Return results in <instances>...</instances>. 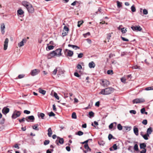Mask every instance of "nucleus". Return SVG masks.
I'll use <instances>...</instances> for the list:
<instances>
[{"instance_id":"1","label":"nucleus","mask_w":153,"mask_h":153,"mask_svg":"<svg viewBox=\"0 0 153 153\" xmlns=\"http://www.w3.org/2000/svg\"><path fill=\"white\" fill-rule=\"evenodd\" d=\"M22 4L26 7L29 13H33L34 12V9L30 3L26 1H23L22 2Z\"/></svg>"},{"instance_id":"2","label":"nucleus","mask_w":153,"mask_h":153,"mask_svg":"<svg viewBox=\"0 0 153 153\" xmlns=\"http://www.w3.org/2000/svg\"><path fill=\"white\" fill-rule=\"evenodd\" d=\"M114 91V89L112 87H108L101 90L99 94L104 95H107L112 93Z\"/></svg>"},{"instance_id":"3","label":"nucleus","mask_w":153,"mask_h":153,"mask_svg":"<svg viewBox=\"0 0 153 153\" xmlns=\"http://www.w3.org/2000/svg\"><path fill=\"white\" fill-rule=\"evenodd\" d=\"M64 52L65 56L67 57H71L74 54L73 51L68 49H65L64 51Z\"/></svg>"},{"instance_id":"4","label":"nucleus","mask_w":153,"mask_h":153,"mask_svg":"<svg viewBox=\"0 0 153 153\" xmlns=\"http://www.w3.org/2000/svg\"><path fill=\"white\" fill-rule=\"evenodd\" d=\"M21 114V113L20 111L15 110L13 111V113L12 116V118L14 119H16L17 117H19Z\"/></svg>"},{"instance_id":"5","label":"nucleus","mask_w":153,"mask_h":153,"mask_svg":"<svg viewBox=\"0 0 153 153\" xmlns=\"http://www.w3.org/2000/svg\"><path fill=\"white\" fill-rule=\"evenodd\" d=\"M145 102V100L143 98H137L134 100L132 101L133 104L143 103Z\"/></svg>"},{"instance_id":"6","label":"nucleus","mask_w":153,"mask_h":153,"mask_svg":"<svg viewBox=\"0 0 153 153\" xmlns=\"http://www.w3.org/2000/svg\"><path fill=\"white\" fill-rule=\"evenodd\" d=\"M69 31V28L67 26H65L64 27L63 32L62 33V35L63 36H66Z\"/></svg>"},{"instance_id":"7","label":"nucleus","mask_w":153,"mask_h":153,"mask_svg":"<svg viewBox=\"0 0 153 153\" xmlns=\"http://www.w3.org/2000/svg\"><path fill=\"white\" fill-rule=\"evenodd\" d=\"M40 72V70L38 69H35L31 71L30 74L32 76H34L38 74Z\"/></svg>"},{"instance_id":"8","label":"nucleus","mask_w":153,"mask_h":153,"mask_svg":"<svg viewBox=\"0 0 153 153\" xmlns=\"http://www.w3.org/2000/svg\"><path fill=\"white\" fill-rule=\"evenodd\" d=\"M57 139L56 141V143L57 145H59V143L60 144H62L64 143V139L62 138H60L59 137H57Z\"/></svg>"},{"instance_id":"9","label":"nucleus","mask_w":153,"mask_h":153,"mask_svg":"<svg viewBox=\"0 0 153 153\" xmlns=\"http://www.w3.org/2000/svg\"><path fill=\"white\" fill-rule=\"evenodd\" d=\"M131 28L134 31H140L142 29V28L140 26H133L131 27Z\"/></svg>"},{"instance_id":"10","label":"nucleus","mask_w":153,"mask_h":153,"mask_svg":"<svg viewBox=\"0 0 153 153\" xmlns=\"http://www.w3.org/2000/svg\"><path fill=\"white\" fill-rule=\"evenodd\" d=\"M101 84L104 87H107L110 84V82L108 81L105 79L102 80Z\"/></svg>"},{"instance_id":"11","label":"nucleus","mask_w":153,"mask_h":153,"mask_svg":"<svg viewBox=\"0 0 153 153\" xmlns=\"http://www.w3.org/2000/svg\"><path fill=\"white\" fill-rule=\"evenodd\" d=\"M56 53H55L54 51H53L51 52L50 53L48 54L47 55V58L48 59L51 58L52 57H53L56 56Z\"/></svg>"},{"instance_id":"12","label":"nucleus","mask_w":153,"mask_h":153,"mask_svg":"<svg viewBox=\"0 0 153 153\" xmlns=\"http://www.w3.org/2000/svg\"><path fill=\"white\" fill-rule=\"evenodd\" d=\"M8 42V38H6L4 42V50H6L7 49Z\"/></svg>"},{"instance_id":"13","label":"nucleus","mask_w":153,"mask_h":153,"mask_svg":"<svg viewBox=\"0 0 153 153\" xmlns=\"http://www.w3.org/2000/svg\"><path fill=\"white\" fill-rule=\"evenodd\" d=\"M62 51V49L61 48H59L56 49L55 51H54L55 53H56V55L58 56H61L62 55V54L61 53Z\"/></svg>"},{"instance_id":"14","label":"nucleus","mask_w":153,"mask_h":153,"mask_svg":"<svg viewBox=\"0 0 153 153\" xmlns=\"http://www.w3.org/2000/svg\"><path fill=\"white\" fill-rule=\"evenodd\" d=\"M9 111V108L5 107L2 110V112L4 114H6Z\"/></svg>"},{"instance_id":"15","label":"nucleus","mask_w":153,"mask_h":153,"mask_svg":"<svg viewBox=\"0 0 153 153\" xmlns=\"http://www.w3.org/2000/svg\"><path fill=\"white\" fill-rule=\"evenodd\" d=\"M35 119L34 117L33 116H28L25 118V120L29 122V120H31L32 122H33Z\"/></svg>"},{"instance_id":"16","label":"nucleus","mask_w":153,"mask_h":153,"mask_svg":"<svg viewBox=\"0 0 153 153\" xmlns=\"http://www.w3.org/2000/svg\"><path fill=\"white\" fill-rule=\"evenodd\" d=\"M153 131V130L152 127H149L147 129L146 134L149 137V135Z\"/></svg>"},{"instance_id":"17","label":"nucleus","mask_w":153,"mask_h":153,"mask_svg":"<svg viewBox=\"0 0 153 153\" xmlns=\"http://www.w3.org/2000/svg\"><path fill=\"white\" fill-rule=\"evenodd\" d=\"M5 28V25L4 24H2L1 25V33L2 34H4V30Z\"/></svg>"},{"instance_id":"18","label":"nucleus","mask_w":153,"mask_h":153,"mask_svg":"<svg viewBox=\"0 0 153 153\" xmlns=\"http://www.w3.org/2000/svg\"><path fill=\"white\" fill-rule=\"evenodd\" d=\"M48 135L49 137H51L52 134V131L51 128H48Z\"/></svg>"},{"instance_id":"19","label":"nucleus","mask_w":153,"mask_h":153,"mask_svg":"<svg viewBox=\"0 0 153 153\" xmlns=\"http://www.w3.org/2000/svg\"><path fill=\"white\" fill-rule=\"evenodd\" d=\"M88 65L90 68H94L95 66V64L93 61H92L89 63Z\"/></svg>"},{"instance_id":"20","label":"nucleus","mask_w":153,"mask_h":153,"mask_svg":"<svg viewBox=\"0 0 153 153\" xmlns=\"http://www.w3.org/2000/svg\"><path fill=\"white\" fill-rule=\"evenodd\" d=\"M134 132L135 134L137 136L138 135V129L137 128L134 126Z\"/></svg>"},{"instance_id":"21","label":"nucleus","mask_w":153,"mask_h":153,"mask_svg":"<svg viewBox=\"0 0 153 153\" xmlns=\"http://www.w3.org/2000/svg\"><path fill=\"white\" fill-rule=\"evenodd\" d=\"M140 148L141 149H146L145 148L146 147V145L145 143H140Z\"/></svg>"},{"instance_id":"22","label":"nucleus","mask_w":153,"mask_h":153,"mask_svg":"<svg viewBox=\"0 0 153 153\" xmlns=\"http://www.w3.org/2000/svg\"><path fill=\"white\" fill-rule=\"evenodd\" d=\"M84 147L87 151H91V149L88 146V144H85L84 145Z\"/></svg>"},{"instance_id":"23","label":"nucleus","mask_w":153,"mask_h":153,"mask_svg":"<svg viewBox=\"0 0 153 153\" xmlns=\"http://www.w3.org/2000/svg\"><path fill=\"white\" fill-rule=\"evenodd\" d=\"M39 91L40 93L44 95L45 94L46 92V91H45L43 90L41 88H39Z\"/></svg>"},{"instance_id":"24","label":"nucleus","mask_w":153,"mask_h":153,"mask_svg":"<svg viewBox=\"0 0 153 153\" xmlns=\"http://www.w3.org/2000/svg\"><path fill=\"white\" fill-rule=\"evenodd\" d=\"M38 116L39 117H41L42 119H44L45 114L44 113H41L38 114Z\"/></svg>"},{"instance_id":"25","label":"nucleus","mask_w":153,"mask_h":153,"mask_svg":"<svg viewBox=\"0 0 153 153\" xmlns=\"http://www.w3.org/2000/svg\"><path fill=\"white\" fill-rule=\"evenodd\" d=\"M24 13V12L21 9H19V10H17V13L19 15H22Z\"/></svg>"},{"instance_id":"26","label":"nucleus","mask_w":153,"mask_h":153,"mask_svg":"<svg viewBox=\"0 0 153 153\" xmlns=\"http://www.w3.org/2000/svg\"><path fill=\"white\" fill-rule=\"evenodd\" d=\"M68 46L69 47H71L73 48H76L78 49H79L80 48L79 47L75 45H71V44H68Z\"/></svg>"},{"instance_id":"27","label":"nucleus","mask_w":153,"mask_h":153,"mask_svg":"<svg viewBox=\"0 0 153 153\" xmlns=\"http://www.w3.org/2000/svg\"><path fill=\"white\" fill-rule=\"evenodd\" d=\"M38 124L36 125V126H32L33 129L38 131L39 128H38Z\"/></svg>"},{"instance_id":"28","label":"nucleus","mask_w":153,"mask_h":153,"mask_svg":"<svg viewBox=\"0 0 153 153\" xmlns=\"http://www.w3.org/2000/svg\"><path fill=\"white\" fill-rule=\"evenodd\" d=\"M118 129L119 130H121L123 128V127L120 124H118L117 126Z\"/></svg>"},{"instance_id":"29","label":"nucleus","mask_w":153,"mask_h":153,"mask_svg":"<svg viewBox=\"0 0 153 153\" xmlns=\"http://www.w3.org/2000/svg\"><path fill=\"white\" fill-rule=\"evenodd\" d=\"M113 33L112 32L111 33H109L107 34V39L108 40H109L110 39L111 37V34H112Z\"/></svg>"},{"instance_id":"30","label":"nucleus","mask_w":153,"mask_h":153,"mask_svg":"<svg viewBox=\"0 0 153 153\" xmlns=\"http://www.w3.org/2000/svg\"><path fill=\"white\" fill-rule=\"evenodd\" d=\"M76 113L75 112H73L72 114V117L73 119H76Z\"/></svg>"},{"instance_id":"31","label":"nucleus","mask_w":153,"mask_h":153,"mask_svg":"<svg viewBox=\"0 0 153 153\" xmlns=\"http://www.w3.org/2000/svg\"><path fill=\"white\" fill-rule=\"evenodd\" d=\"M132 68L133 69H140L141 68V67L140 66H137V65L133 66L132 67Z\"/></svg>"},{"instance_id":"32","label":"nucleus","mask_w":153,"mask_h":153,"mask_svg":"<svg viewBox=\"0 0 153 153\" xmlns=\"http://www.w3.org/2000/svg\"><path fill=\"white\" fill-rule=\"evenodd\" d=\"M121 30V32L123 33H125L127 31L126 29L124 27L122 28Z\"/></svg>"},{"instance_id":"33","label":"nucleus","mask_w":153,"mask_h":153,"mask_svg":"<svg viewBox=\"0 0 153 153\" xmlns=\"http://www.w3.org/2000/svg\"><path fill=\"white\" fill-rule=\"evenodd\" d=\"M57 69H58V68H56L53 71L52 74L53 75H56V74L57 72Z\"/></svg>"},{"instance_id":"34","label":"nucleus","mask_w":153,"mask_h":153,"mask_svg":"<svg viewBox=\"0 0 153 153\" xmlns=\"http://www.w3.org/2000/svg\"><path fill=\"white\" fill-rule=\"evenodd\" d=\"M134 150L136 151H138V146L137 144H135L134 147Z\"/></svg>"},{"instance_id":"35","label":"nucleus","mask_w":153,"mask_h":153,"mask_svg":"<svg viewBox=\"0 0 153 153\" xmlns=\"http://www.w3.org/2000/svg\"><path fill=\"white\" fill-rule=\"evenodd\" d=\"M142 137L144 138V139L145 140H147L148 139V137H149V136L147 135V134L143 135V136H142Z\"/></svg>"},{"instance_id":"36","label":"nucleus","mask_w":153,"mask_h":153,"mask_svg":"<svg viewBox=\"0 0 153 153\" xmlns=\"http://www.w3.org/2000/svg\"><path fill=\"white\" fill-rule=\"evenodd\" d=\"M83 23V21H79L78 22V27H80V25H82Z\"/></svg>"},{"instance_id":"37","label":"nucleus","mask_w":153,"mask_h":153,"mask_svg":"<svg viewBox=\"0 0 153 153\" xmlns=\"http://www.w3.org/2000/svg\"><path fill=\"white\" fill-rule=\"evenodd\" d=\"M131 11L133 12H135L136 11V8L134 5H132L131 7Z\"/></svg>"},{"instance_id":"38","label":"nucleus","mask_w":153,"mask_h":153,"mask_svg":"<svg viewBox=\"0 0 153 153\" xmlns=\"http://www.w3.org/2000/svg\"><path fill=\"white\" fill-rule=\"evenodd\" d=\"M89 115L90 117H93L94 116V113L92 111L89 112Z\"/></svg>"},{"instance_id":"39","label":"nucleus","mask_w":153,"mask_h":153,"mask_svg":"<svg viewBox=\"0 0 153 153\" xmlns=\"http://www.w3.org/2000/svg\"><path fill=\"white\" fill-rule=\"evenodd\" d=\"M83 134V133L81 131H79L77 133V134L79 136H81Z\"/></svg>"},{"instance_id":"40","label":"nucleus","mask_w":153,"mask_h":153,"mask_svg":"<svg viewBox=\"0 0 153 153\" xmlns=\"http://www.w3.org/2000/svg\"><path fill=\"white\" fill-rule=\"evenodd\" d=\"M50 143V141L48 140H45L44 142V144L45 145H47L49 144Z\"/></svg>"},{"instance_id":"41","label":"nucleus","mask_w":153,"mask_h":153,"mask_svg":"<svg viewBox=\"0 0 153 153\" xmlns=\"http://www.w3.org/2000/svg\"><path fill=\"white\" fill-rule=\"evenodd\" d=\"M108 140H110L112 138H113V139L115 138L114 137H113L112 135L111 134H109L108 135Z\"/></svg>"},{"instance_id":"42","label":"nucleus","mask_w":153,"mask_h":153,"mask_svg":"<svg viewBox=\"0 0 153 153\" xmlns=\"http://www.w3.org/2000/svg\"><path fill=\"white\" fill-rule=\"evenodd\" d=\"M117 6L119 7H122V3L119 1H117Z\"/></svg>"},{"instance_id":"43","label":"nucleus","mask_w":153,"mask_h":153,"mask_svg":"<svg viewBox=\"0 0 153 153\" xmlns=\"http://www.w3.org/2000/svg\"><path fill=\"white\" fill-rule=\"evenodd\" d=\"M145 90L146 91L153 90V87H147L145 88Z\"/></svg>"},{"instance_id":"44","label":"nucleus","mask_w":153,"mask_h":153,"mask_svg":"<svg viewBox=\"0 0 153 153\" xmlns=\"http://www.w3.org/2000/svg\"><path fill=\"white\" fill-rule=\"evenodd\" d=\"M24 43L23 42H21L18 44V46L19 47H21L24 45Z\"/></svg>"},{"instance_id":"45","label":"nucleus","mask_w":153,"mask_h":153,"mask_svg":"<svg viewBox=\"0 0 153 153\" xmlns=\"http://www.w3.org/2000/svg\"><path fill=\"white\" fill-rule=\"evenodd\" d=\"M99 144L100 145L103 146L105 144V142L103 141H101L98 142Z\"/></svg>"},{"instance_id":"46","label":"nucleus","mask_w":153,"mask_h":153,"mask_svg":"<svg viewBox=\"0 0 153 153\" xmlns=\"http://www.w3.org/2000/svg\"><path fill=\"white\" fill-rule=\"evenodd\" d=\"M54 97L57 100L59 99V97L58 96L57 94L55 92L54 94Z\"/></svg>"},{"instance_id":"47","label":"nucleus","mask_w":153,"mask_h":153,"mask_svg":"<svg viewBox=\"0 0 153 153\" xmlns=\"http://www.w3.org/2000/svg\"><path fill=\"white\" fill-rule=\"evenodd\" d=\"M114 124L113 123H111L109 126V129H112L114 128Z\"/></svg>"},{"instance_id":"48","label":"nucleus","mask_w":153,"mask_h":153,"mask_svg":"<svg viewBox=\"0 0 153 153\" xmlns=\"http://www.w3.org/2000/svg\"><path fill=\"white\" fill-rule=\"evenodd\" d=\"M113 71L112 70H108L107 71V73L109 74H113Z\"/></svg>"},{"instance_id":"49","label":"nucleus","mask_w":153,"mask_h":153,"mask_svg":"<svg viewBox=\"0 0 153 153\" xmlns=\"http://www.w3.org/2000/svg\"><path fill=\"white\" fill-rule=\"evenodd\" d=\"M142 123L143 124L146 125L147 123V121L146 120H144L143 121Z\"/></svg>"},{"instance_id":"50","label":"nucleus","mask_w":153,"mask_h":153,"mask_svg":"<svg viewBox=\"0 0 153 153\" xmlns=\"http://www.w3.org/2000/svg\"><path fill=\"white\" fill-rule=\"evenodd\" d=\"M55 115V114H54L53 112H51L49 113V115L50 117L51 116H54Z\"/></svg>"},{"instance_id":"51","label":"nucleus","mask_w":153,"mask_h":153,"mask_svg":"<svg viewBox=\"0 0 153 153\" xmlns=\"http://www.w3.org/2000/svg\"><path fill=\"white\" fill-rule=\"evenodd\" d=\"M83 54L82 53H80L78 55V57L79 58H81L82 57Z\"/></svg>"},{"instance_id":"52","label":"nucleus","mask_w":153,"mask_h":153,"mask_svg":"<svg viewBox=\"0 0 153 153\" xmlns=\"http://www.w3.org/2000/svg\"><path fill=\"white\" fill-rule=\"evenodd\" d=\"M121 81L125 83L126 82V79L124 77H122L121 79Z\"/></svg>"},{"instance_id":"53","label":"nucleus","mask_w":153,"mask_h":153,"mask_svg":"<svg viewBox=\"0 0 153 153\" xmlns=\"http://www.w3.org/2000/svg\"><path fill=\"white\" fill-rule=\"evenodd\" d=\"M54 47L53 45L48 46V49L49 50H51L53 49Z\"/></svg>"},{"instance_id":"54","label":"nucleus","mask_w":153,"mask_h":153,"mask_svg":"<svg viewBox=\"0 0 153 153\" xmlns=\"http://www.w3.org/2000/svg\"><path fill=\"white\" fill-rule=\"evenodd\" d=\"M77 68L79 69H81L82 68V67L80 65L78 64L77 66Z\"/></svg>"},{"instance_id":"55","label":"nucleus","mask_w":153,"mask_h":153,"mask_svg":"<svg viewBox=\"0 0 153 153\" xmlns=\"http://www.w3.org/2000/svg\"><path fill=\"white\" fill-rule=\"evenodd\" d=\"M143 13L144 15H146L148 13V11L146 9H144L143 11Z\"/></svg>"},{"instance_id":"56","label":"nucleus","mask_w":153,"mask_h":153,"mask_svg":"<svg viewBox=\"0 0 153 153\" xmlns=\"http://www.w3.org/2000/svg\"><path fill=\"white\" fill-rule=\"evenodd\" d=\"M121 38L122 39L123 41H128L129 40L127 39H126L122 36H121Z\"/></svg>"},{"instance_id":"57","label":"nucleus","mask_w":153,"mask_h":153,"mask_svg":"<svg viewBox=\"0 0 153 153\" xmlns=\"http://www.w3.org/2000/svg\"><path fill=\"white\" fill-rule=\"evenodd\" d=\"M25 76V75L24 74H20L19 75L18 77L19 79H21L23 78Z\"/></svg>"},{"instance_id":"58","label":"nucleus","mask_w":153,"mask_h":153,"mask_svg":"<svg viewBox=\"0 0 153 153\" xmlns=\"http://www.w3.org/2000/svg\"><path fill=\"white\" fill-rule=\"evenodd\" d=\"M113 123L114 124V128H113V130H115L116 129V126H117V123L116 122H114Z\"/></svg>"},{"instance_id":"59","label":"nucleus","mask_w":153,"mask_h":153,"mask_svg":"<svg viewBox=\"0 0 153 153\" xmlns=\"http://www.w3.org/2000/svg\"><path fill=\"white\" fill-rule=\"evenodd\" d=\"M130 113L131 114H135L136 113V112L135 110H131L130 111Z\"/></svg>"},{"instance_id":"60","label":"nucleus","mask_w":153,"mask_h":153,"mask_svg":"<svg viewBox=\"0 0 153 153\" xmlns=\"http://www.w3.org/2000/svg\"><path fill=\"white\" fill-rule=\"evenodd\" d=\"M25 119L24 117H23L22 119H19V122L20 123H21L22 122H24L25 121Z\"/></svg>"},{"instance_id":"61","label":"nucleus","mask_w":153,"mask_h":153,"mask_svg":"<svg viewBox=\"0 0 153 153\" xmlns=\"http://www.w3.org/2000/svg\"><path fill=\"white\" fill-rule=\"evenodd\" d=\"M112 147L114 150H116L117 149V147L116 145V144H114L113 146Z\"/></svg>"},{"instance_id":"62","label":"nucleus","mask_w":153,"mask_h":153,"mask_svg":"<svg viewBox=\"0 0 153 153\" xmlns=\"http://www.w3.org/2000/svg\"><path fill=\"white\" fill-rule=\"evenodd\" d=\"M145 111V109L144 108H143L141 109L140 110L141 113L142 114H144Z\"/></svg>"},{"instance_id":"63","label":"nucleus","mask_w":153,"mask_h":153,"mask_svg":"<svg viewBox=\"0 0 153 153\" xmlns=\"http://www.w3.org/2000/svg\"><path fill=\"white\" fill-rule=\"evenodd\" d=\"M24 113L27 114H29L30 113V111L27 110H25L24 111Z\"/></svg>"},{"instance_id":"64","label":"nucleus","mask_w":153,"mask_h":153,"mask_svg":"<svg viewBox=\"0 0 153 153\" xmlns=\"http://www.w3.org/2000/svg\"><path fill=\"white\" fill-rule=\"evenodd\" d=\"M146 149H143L141 152L140 153H146Z\"/></svg>"}]
</instances>
